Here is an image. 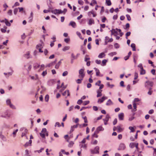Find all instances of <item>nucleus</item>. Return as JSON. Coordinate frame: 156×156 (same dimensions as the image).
I'll list each match as a JSON object with an SVG mask.
<instances>
[{
  "label": "nucleus",
  "instance_id": "obj_42",
  "mask_svg": "<svg viewBox=\"0 0 156 156\" xmlns=\"http://www.w3.org/2000/svg\"><path fill=\"white\" fill-rule=\"evenodd\" d=\"M107 62V60L106 59H104L102 61V63L103 64V66H105Z\"/></svg>",
  "mask_w": 156,
  "mask_h": 156
},
{
  "label": "nucleus",
  "instance_id": "obj_34",
  "mask_svg": "<svg viewBox=\"0 0 156 156\" xmlns=\"http://www.w3.org/2000/svg\"><path fill=\"white\" fill-rule=\"evenodd\" d=\"M49 96L48 94L46 95L45 98V100L46 101L48 102L49 100Z\"/></svg>",
  "mask_w": 156,
  "mask_h": 156
},
{
  "label": "nucleus",
  "instance_id": "obj_35",
  "mask_svg": "<svg viewBox=\"0 0 156 156\" xmlns=\"http://www.w3.org/2000/svg\"><path fill=\"white\" fill-rule=\"evenodd\" d=\"M36 48L37 49H38L39 48H42L43 46L41 44H39L37 45Z\"/></svg>",
  "mask_w": 156,
  "mask_h": 156
},
{
  "label": "nucleus",
  "instance_id": "obj_44",
  "mask_svg": "<svg viewBox=\"0 0 156 156\" xmlns=\"http://www.w3.org/2000/svg\"><path fill=\"white\" fill-rule=\"evenodd\" d=\"M126 17H127V20H128L130 21L131 20V17H130L129 15L128 14H127L126 15Z\"/></svg>",
  "mask_w": 156,
  "mask_h": 156
},
{
  "label": "nucleus",
  "instance_id": "obj_53",
  "mask_svg": "<svg viewBox=\"0 0 156 156\" xmlns=\"http://www.w3.org/2000/svg\"><path fill=\"white\" fill-rule=\"evenodd\" d=\"M78 3L80 5H83V1L82 0H79Z\"/></svg>",
  "mask_w": 156,
  "mask_h": 156
},
{
  "label": "nucleus",
  "instance_id": "obj_47",
  "mask_svg": "<svg viewBox=\"0 0 156 156\" xmlns=\"http://www.w3.org/2000/svg\"><path fill=\"white\" fill-rule=\"evenodd\" d=\"M83 118L84 120V122L85 123L87 122L88 121L87 120V119L86 116H85V117H83Z\"/></svg>",
  "mask_w": 156,
  "mask_h": 156
},
{
  "label": "nucleus",
  "instance_id": "obj_49",
  "mask_svg": "<svg viewBox=\"0 0 156 156\" xmlns=\"http://www.w3.org/2000/svg\"><path fill=\"white\" fill-rule=\"evenodd\" d=\"M91 14L93 15V17H95L96 16V14L94 12V11L93 10H92L91 11Z\"/></svg>",
  "mask_w": 156,
  "mask_h": 156
},
{
  "label": "nucleus",
  "instance_id": "obj_51",
  "mask_svg": "<svg viewBox=\"0 0 156 156\" xmlns=\"http://www.w3.org/2000/svg\"><path fill=\"white\" fill-rule=\"evenodd\" d=\"M83 102L82 101L81 99L77 101V104L79 105H80Z\"/></svg>",
  "mask_w": 156,
  "mask_h": 156
},
{
  "label": "nucleus",
  "instance_id": "obj_54",
  "mask_svg": "<svg viewBox=\"0 0 156 156\" xmlns=\"http://www.w3.org/2000/svg\"><path fill=\"white\" fill-rule=\"evenodd\" d=\"M12 10H9L8 12V14L10 16H11L12 15Z\"/></svg>",
  "mask_w": 156,
  "mask_h": 156
},
{
  "label": "nucleus",
  "instance_id": "obj_38",
  "mask_svg": "<svg viewBox=\"0 0 156 156\" xmlns=\"http://www.w3.org/2000/svg\"><path fill=\"white\" fill-rule=\"evenodd\" d=\"M129 129L131 130L130 132H134L135 130L133 127L132 126H129Z\"/></svg>",
  "mask_w": 156,
  "mask_h": 156
},
{
  "label": "nucleus",
  "instance_id": "obj_41",
  "mask_svg": "<svg viewBox=\"0 0 156 156\" xmlns=\"http://www.w3.org/2000/svg\"><path fill=\"white\" fill-rule=\"evenodd\" d=\"M98 133H97L96 131H95L93 135V136L95 138H98V135L97 134Z\"/></svg>",
  "mask_w": 156,
  "mask_h": 156
},
{
  "label": "nucleus",
  "instance_id": "obj_62",
  "mask_svg": "<svg viewBox=\"0 0 156 156\" xmlns=\"http://www.w3.org/2000/svg\"><path fill=\"white\" fill-rule=\"evenodd\" d=\"M117 119H116V118L115 119L113 122V124L114 125H115L117 123Z\"/></svg>",
  "mask_w": 156,
  "mask_h": 156
},
{
  "label": "nucleus",
  "instance_id": "obj_63",
  "mask_svg": "<svg viewBox=\"0 0 156 156\" xmlns=\"http://www.w3.org/2000/svg\"><path fill=\"white\" fill-rule=\"evenodd\" d=\"M93 110H94L95 111H97L98 109L97 107L96 106H93Z\"/></svg>",
  "mask_w": 156,
  "mask_h": 156
},
{
  "label": "nucleus",
  "instance_id": "obj_39",
  "mask_svg": "<svg viewBox=\"0 0 156 156\" xmlns=\"http://www.w3.org/2000/svg\"><path fill=\"white\" fill-rule=\"evenodd\" d=\"M131 34V32H128L126 34V38L128 39V37Z\"/></svg>",
  "mask_w": 156,
  "mask_h": 156
},
{
  "label": "nucleus",
  "instance_id": "obj_7",
  "mask_svg": "<svg viewBox=\"0 0 156 156\" xmlns=\"http://www.w3.org/2000/svg\"><path fill=\"white\" fill-rule=\"evenodd\" d=\"M104 128L101 126H99L96 129V132L97 133H98L99 131H102L104 130Z\"/></svg>",
  "mask_w": 156,
  "mask_h": 156
},
{
  "label": "nucleus",
  "instance_id": "obj_11",
  "mask_svg": "<svg viewBox=\"0 0 156 156\" xmlns=\"http://www.w3.org/2000/svg\"><path fill=\"white\" fill-rule=\"evenodd\" d=\"M111 35H114V36H116V34H118V32L115 29H113L111 30Z\"/></svg>",
  "mask_w": 156,
  "mask_h": 156
},
{
  "label": "nucleus",
  "instance_id": "obj_4",
  "mask_svg": "<svg viewBox=\"0 0 156 156\" xmlns=\"http://www.w3.org/2000/svg\"><path fill=\"white\" fill-rule=\"evenodd\" d=\"M109 118L110 116L109 115L107 114L105 118L103 119L104 124L105 125H106L107 124V122L108 121Z\"/></svg>",
  "mask_w": 156,
  "mask_h": 156
},
{
  "label": "nucleus",
  "instance_id": "obj_21",
  "mask_svg": "<svg viewBox=\"0 0 156 156\" xmlns=\"http://www.w3.org/2000/svg\"><path fill=\"white\" fill-rule=\"evenodd\" d=\"M112 104V102L110 99H109L106 103L107 105H109Z\"/></svg>",
  "mask_w": 156,
  "mask_h": 156
},
{
  "label": "nucleus",
  "instance_id": "obj_59",
  "mask_svg": "<svg viewBox=\"0 0 156 156\" xmlns=\"http://www.w3.org/2000/svg\"><path fill=\"white\" fill-rule=\"evenodd\" d=\"M101 83V81L98 80L97 83H96L95 85H98V86H100Z\"/></svg>",
  "mask_w": 156,
  "mask_h": 156
},
{
  "label": "nucleus",
  "instance_id": "obj_15",
  "mask_svg": "<svg viewBox=\"0 0 156 156\" xmlns=\"http://www.w3.org/2000/svg\"><path fill=\"white\" fill-rule=\"evenodd\" d=\"M153 83L151 82H150L149 81H147L146 82V83L145 84V86L146 87L147 86V85H149L151 86H153Z\"/></svg>",
  "mask_w": 156,
  "mask_h": 156
},
{
  "label": "nucleus",
  "instance_id": "obj_32",
  "mask_svg": "<svg viewBox=\"0 0 156 156\" xmlns=\"http://www.w3.org/2000/svg\"><path fill=\"white\" fill-rule=\"evenodd\" d=\"M89 103H90V101H84L83 103V105H87L88 104H89Z\"/></svg>",
  "mask_w": 156,
  "mask_h": 156
},
{
  "label": "nucleus",
  "instance_id": "obj_8",
  "mask_svg": "<svg viewBox=\"0 0 156 156\" xmlns=\"http://www.w3.org/2000/svg\"><path fill=\"white\" fill-rule=\"evenodd\" d=\"M105 42L106 43L112 42L113 41V39L112 38L109 39L108 36H106L105 37Z\"/></svg>",
  "mask_w": 156,
  "mask_h": 156
},
{
  "label": "nucleus",
  "instance_id": "obj_52",
  "mask_svg": "<svg viewBox=\"0 0 156 156\" xmlns=\"http://www.w3.org/2000/svg\"><path fill=\"white\" fill-rule=\"evenodd\" d=\"M7 104L8 105H9L11 103V102L10 99H8L6 101Z\"/></svg>",
  "mask_w": 156,
  "mask_h": 156
},
{
  "label": "nucleus",
  "instance_id": "obj_1",
  "mask_svg": "<svg viewBox=\"0 0 156 156\" xmlns=\"http://www.w3.org/2000/svg\"><path fill=\"white\" fill-rule=\"evenodd\" d=\"M40 135L43 138H45V136H48V133L47 131V129L45 128L42 129L41 133H40Z\"/></svg>",
  "mask_w": 156,
  "mask_h": 156
},
{
  "label": "nucleus",
  "instance_id": "obj_57",
  "mask_svg": "<svg viewBox=\"0 0 156 156\" xmlns=\"http://www.w3.org/2000/svg\"><path fill=\"white\" fill-rule=\"evenodd\" d=\"M98 143V141L97 140H95L94 141H92L91 142V144H96Z\"/></svg>",
  "mask_w": 156,
  "mask_h": 156
},
{
  "label": "nucleus",
  "instance_id": "obj_24",
  "mask_svg": "<svg viewBox=\"0 0 156 156\" xmlns=\"http://www.w3.org/2000/svg\"><path fill=\"white\" fill-rule=\"evenodd\" d=\"M29 55H30V52L29 51H28L27 53V54H25L24 55V56L25 57L27 58L28 59L30 58V56H29Z\"/></svg>",
  "mask_w": 156,
  "mask_h": 156
},
{
  "label": "nucleus",
  "instance_id": "obj_64",
  "mask_svg": "<svg viewBox=\"0 0 156 156\" xmlns=\"http://www.w3.org/2000/svg\"><path fill=\"white\" fill-rule=\"evenodd\" d=\"M154 152L153 153V156H156V148H154Z\"/></svg>",
  "mask_w": 156,
  "mask_h": 156
},
{
  "label": "nucleus",
  "instance_id": "obj_31",
  "mask_svg": "<svg viewBox=\"0 0 156 156\" xmlns=\"http://www.w3.org/2000/svg\"><path fill=\"white\" fill-rule=\"evenodd\" d=\"M94 69H95L96 71V75L97 76H99V75L100 72L98 69L96 68H94Z\"/></svg>",
  "mask_w": 156,
  "mask_h": 156
},
{
  "label": "nucleus",
  "instance_id": "obj_43",
  "mask_svg": "<svg viewBox=\"0 0 156 156\" xmlns=\"http://www.w3.org/2000/svg\"><path fill=\"white\" fill-rule=\"evenodd\" d=\"M3 7L5 8L3 10L4 11H5L6 10V8L8 7V6L6 4H5L3 5Z\"/></svg>",
  "mask_w": 156,
  "mask_h": 156
},
{
  "label": "nucleus",
  "instance_id": "obj_13",
  "mask_svg": "<svg viewBox=\"0 0 156 156\" xmlns=\"http://www.w3.org/2000/svg\"><path fill=\"white\" fill-rule=\"evenodd\" d=\"M102 91V90H98L97 91V97L98 98L101 96L102 95L101 92Z\"/></svg>",
  "mask_w": 156,
  "mask_h": 156
},
{
  "label": "nucleus",
  "instance_id": "obj_50",
  "mask_svg": "<svg viewBox=\"0 0 156 156\" xmlns=\"http://www.w3.org/2000/svg\"><path fill=\"white\" fill-rule=\"evenodd\" d=\"M114 47L115 48H119V45L118 43H116L115 44Z\"/></svg>",
  "mask_w": 156,
  "mask_h": 156
},
{
  "label": "nucleus",
  "instance_id": "obj_25",
  "mask_svg": "<svg viewBox=\"0 0 156 156\" xmlns=\"http://www.w3.org/2000/svg\"><path fill=\"white\" fill-rule=\"evenodd\" d=\"M97 4V2L95 0H92L90 4V5L91 6H93L94 4Z\"/></svg>",
  "mask_w": 156,
  "mask_h": 156
},
{
  "label": "nucleus",
  "instance_id": "obj_17",
  "mask_svg": "<svg viewBox=\"0 0 156 156\" xmlns=\"http://www.w3.org/2000/svg\"><path fill=\"white\" fill-rule=\"evenodd\" d=\"M33 13L32 12H31L30 14V16L29 18V22H31L33 20Z\"/></svg>",
  "mask_w": 156,
  "mask_h": 156
},
{
  "label": "nucleus",
  "instance_id": "obj_20",
  "mask_svg": "<svg viewBox=\"0 0 156 156\" xmlns=\"http://www.w3.org/2000/svg\"><path fill=\"white\" fill-rule=\"evenodd\" d=\"M99 147L98 146H96L94 149V151H95V153H99Z\"/></svg>",
  "mask_w": 156,
  "mask_h": 156
},
{
  "label": "nucleus",
  "instance_id": "obj_9",
  "mask_svg": "<svg viewBox=\"0 0 156 156\" xmlns=\"http://www.w3.org/2000/svg\"><path fill=\"white\" fill-rule=\"evenodd\" d=\"M119 119L121 120H122L124 119V114L123 113H121L118 115Z\"/></svg>",
  "mask_w": 156,
  "mask_h": 156
},
{
  "label": "nucleus",
  "instance_id": "obj_23",
  "mask_svg": "<svg viewBox=\"0 0 156 156\" xmlns=\"http://www.w3.org/2000/svg\"><path fill=\"white\" fill-rule=\"evenodd\" d=\"M94 23V21L93 19H90L89 20V24L90 25H91L92 24Z\"/></svg>",
  "mask_w": 156,
  "mask_h": 156
},
{
  "label": "nucleus",
  "instance_id": "obj_26",
  "mask_svg": "<svg viewBox=\"0 0 156 156\" xmlns=\"http://www.w3.org/2000/svg\"><path fill=\"white\" fill-rule=\"evenodd\" d=\"M146 73L145 70L144 69H142L140 70V74L141 75H144Z\"/></svg>",
  "mask_w": 156,
  "mask_h": 156
},
{
  "label": "nucleus",
  "instance_id": "obj_37",
  "mask_svg": "<svg viewBox=\"0 0 156 156\" xmlns=\"http://www.w3.org/2000/svg\"><path fill=\"white\" fill-rule=\"evenodd\" d=\"M138 74L137 73L135 72L134 74V79L135 80H136L138 78Z\"/></svg>",
  "mask_w": 156,
  "mask_h": 156
},
{
  "label": "nucleus",
  "instance_id": "obj_12",
  "mask_svg": "<svg viewBox=\"0 0 156 156\" xmlns=\"http://www.w3.org/2000/svg\"><path fill=\"white\" fill-rule=\"evenodd\" d=\"M69 25L71 26L73 28H74L76 27V23L74 21H71Z\"/></svg>",
  "mask_w": 156,
  "mask_h": 156
},
{
  "label": "nucleus",
  "instance_id": "obj_6",
  "mask_svg": "<svg viewBox=\"0 0 156 156\" xmlns=\"http://www.w3.org/2000/svg\"><path fill=\"white\" fill-rule=\"evenodd\" d=\"M126 148V146L124 144L121 143L120 144L119 147V150H124Z\"/></svg>",
  "mask_w": 156,
  "mask_h": 156
},
{
  "label": "nucleus",
  "instance_id": "obj_58",
  "mask_svg": "<svg viewBox=\"0 0 156 156\" xmlns=\"http://www.w3.org/2000/svg\"><path fill=\"white\" fill-rule=\"evenodd\" d=\"M151 88H150L149 89V90L148 92V94L149 95H151L153 91L152 90H151Z\"/></svg>",
  "mask_w": 156,
  "mask_h": 156
},
{
  "label": "nucleus",
  "instance_id": "obj_5",
  "mask_svg": "<svg viewBox=\"0 0 156 156\" xmlns=\"http://www.w3.org/2000/svg\"><path fill=\"white\" fill-rule=\"evenodd\" d=\"M107 99L106 97H103L99 99L98 101V103H101L103 102L104 100Z\"/></svg>",
  "mask_w": 156,
  "mask_h": 156
},
{
  "label": "nucleus",
  "instance_id": "obj_3",
  "mask_svg": "<svg viewBox=\"0 0 156 156\" xmlns=\"http://www.w3.org/2000/svg\"><path fill=\"white\" fill-rule=\"evenodd\" d=\"M51 12L54 14H61L63 13V11L59 9H55L54 10H51Z\"/></svg>",
  "mask_w": 156,
  "mask_h": 156
},
{
  "label": "nucleus",
  "instance_id": "obj_28",
  "mask_svg": "<svg viewBox=\"0 0 156 156\" xmlns=\"http://www.w3.org/2000/svg\"><path fill=\"white\" fill-rule=\"evenodd\" d=\"M136 143H131L130 144L129 147L130 148H133L135 147Z\"/></svg>",
  "mask_w": 156,
  "mask_h": 156
},
{
  "label": "nucleus",
  "instance_id": "obj_33",
  "mask_svg": "<svg viewBox=\"0 0 156 156\" xmlns=\"http://www.w3.org/2000/svg\"><path fill=\"white\" fill-rule=\"evenodd\" d=\"M81 78V79H78L76 80V82L77 83L80 84V83H81L82 80L83 79V78Z\"/></svg>",
  "mask_w": 156,
  "mask_h": 156
},
{
  "label": "nucleus",
  "instance_id": "obj_56",
  "mask_svg": "<svg viewBox=\"0 0 156 156\" xmlns=\"http://www.w3.org/2000/svg\"><path fill=\"white\" fill-rule=\"evenodd\" d=\"M18 11V9L17 8H15L14 10V13L15 15H16Z\"/></svg>",
  "mask_w": 156,
  "mask_h": 156
},
{
  "label": "nucleus",
  "instance_id": "obj_45",
  "mask_svg": "<svg viewBox=\"0 0 156 156\" xmlns=\"http://www.w3.org/2000/svg\"><path fill=\"white\" fill-rule=\"evenodd\" d=\"M68 74V72L67 71H65L63 73L62 75L63 76H65L67 75Z\"/></svg>",
  "mask_w": 156,
  "mask_h": 156
},
{
  "label": "nucleus",
  "instance_id": "obj_30",
  "mask_svg": "<svg viewBox=\"0 0 156 156\" xmlns=\"http://www.w3.org/2000/svg\"><path fill=\"white\" fill-rule=\"evenodd\" d=\"M106 3L107 5L108 6H110L112 4L110 0H106Z\"/></svg>",
  "mask_w": 156,
  "mask_h": 156
},
{
  "label": "nucleus",
  "instance_id": "obj_60",
  "mask_svg": "<svg viewBox=\"0 0 156 156\" xmlns=\"http://www.w3.org/2000/svg\"><path fill=\"white\" fill-rule=\"evenodd\" d=\"M107 85L108 87H110L111 88H112L114 86L113 85H110L108 82L107 83Z\"/></svg>",
  "mask_w": 156,
  "mask_h": 156
},
{
  "label": "nucleus",
  "instance_id": "obj_16",
  "mask_svg": "<svg viewBox=\"0 0 156 156\" xmlns=\"http://www.w3.org/2000/svg\"><path fill=\"white\" fill-rule=\"evenodd\" d=\"M66 95H67L68 96L70 95L69 91L68 90H66L63 93H62V95L63 96H65Z\"/></svg>",
  "mask_w": 156,
  "mask_h": 156
},
{
  "label": "nucleus",
  "instance_id": "obj_61",
  "mask_svg": "<svg viewBox=\"0 0 156 156\" xmlns=\"http://www.w3.org/2000/svg\"><path fill=\"white\" fill-rule=\"evenodd\" d=\"M47 74V72L46 70V71H44L43 72V73H42V75L43 76H44Z\"/></svg>",
  "mask_w": 156,
  "mask_h": 156
},
{
  "label": "nucleus",
  "instance_id": "obj_19",
  "mask_svg": "<svg viewBox=\"0 0 156 156\" xmlns=\"http://www.w3.org/2000/svg\"><path fill=\"white\" fill-rule=\"evenodd\" d=\"M61 63V60L60 61L58 62V63H57L55 66V68L56 69H58L59 67V66H60Z\"/></svg>",
  "mask_w": 156,
  "mask_h": 156
},
{
  "label": "nucleus",
  "instance_id": "obj_14",
  "mask_svg": "<svg viewBox=\"0 0 156 156\" xmlns=\"http://www.w3.org/2000/svg\"><path fill=\"white\" fill-rule=\"evenodd\" d=\"M31 78L33 80H39L38 76L37 74H36L35 76H30Z\"/></svg>",
  "mask_w": 156,
  "mask_h": 156
},
{
  "label": "nucleus",
  "instance_id": "obj_27",
  "mask_svg": "<svg viewBox=\"0 0 156 156\" xmlns=\"http://www.w3.org/2000/svg\"><path fill=\"white\" fill-rule=\"evenodd\" d=\"M76 34L81 39L83 40V38L82 37L80 33V32L77 31L76 33Z\"/></svg>",
  "mask_w": 156,
  "mask_h": 156
},
{
  "label": "nucleus",
  "instance_id": "obj_46",
  "mask_svg": "<svg viewBox=\"0 0 156 156\" xmlns=\"http://www.w3.org/2000/svg\"><path fill=\"white\" fill-rule=\"evenodd\" d=\"M28 130H27V129H25V133H22V137H23V136H24L26 134V133H27V132Z\"/></svg>",
  "mask_w": 156,
  "mask_h": 156
},
{
  "label": "nucleus",
  "instance_id": "obj_36",
  "mask_svg": "<svg viewBox=\"0 0 156 156\" xmlns=\"http://www.w3.org/2000/svg\"><path fill=\"white\" fill-rule=\"evenodd\" d=\"M5 23L6 25L8 26H10L11 25L10 23L6 19H5Z\"/></svg>",
  "mask_w": 156,
  "mask_h": 156
},
{
  "label": "nucleus",
  "instance_id": "obj_18",
  "mask_svg": "<svg viewBox=\"0 0 156 156\" xmlns=\"http://www.w3.org/2000/svg\"><path fill=\"white\" fill-rule=\"evenodd\" d=\"M105 55L104 52H102L99 54L98 57L99 58H102L105 56Z\"/></svg>",
  "mask_w": 156,
  "mask_h": 156
},
{
  "label": "nucleus",
  "instance_id": "obj_55",
  "mask_svg": "<svg viewBox=\"0 0 156 156\" xmlns=\"http://www.w3.org/2000/svg\"><path fill=\"white\" fill-rule=\"evenodd\" d=\"M87 147V144H82L81 146V148L83 147V148H86Z\"/></svg>",
  "mask_w": 156,
  "mask_h": 156
},
{
  "label": "nucleus",
  "instance_id": "obj_10",
  "mask_svg": "<svg viewBox=\"0 0 156 156\" xmlns=\"http://www.w3.org/2000/svg\"><path fill=\"white\" fill-rule=\"evenodd\" d=\"M117 131L119 133H120L123 131L124 128L121 127L120 126H117Z\"/></svg>",
  "mask_w": 156,
  "mask_h": 156
},
{
  "label": "nucleus",
  "instance_id": "obj_40",
  "mask_svg": "<svg viewBox=\"0 0 156 156\" xmlns=\"http://www.w3.org/2000/svg\"><path fill=\"white\" fill-rule=\"evenodd\" d=\"M74 144V143L73 142L71 141L69 142V144L68 145V147H72Z\"/></svg>",
  "mask_w": 156,
  "mask_h": 156
},
{
  "label": "nucleus",
  "instance_id": "obj_22",
  "mask_svg": "<svg viewBox=\"0 0 156 156\" xmlns=\"http://www.w3.org/2000/svg\"><path fill=\"white\" fill-rule=\"evenodd\" d=\"M70 47L69 46H66L64 47L62 49V51H65L66 50H68L69 49Z\"/></svg>",
  "mask_w": 156,
  "mask_h": 156
},
{
  "label": "nucleus",
  "instance_id": "obj_2",
  "mask_svg": "<svg viewBox=\"0 0 156 156\" xmlns=\"http://www.w3.org/2000/svg\"><path fill=\"white\" fill-rule=\"evenodd\" d=\"M84 70L83 69H81L79 71V77L80 78H83L84 77L85 74L84 73Z\"/></svg>",
  "mask_w": 156,
  "mask_h": 156
},
{
  "label": "nucleus",
  "instance_id": "obj_29",
  "mask_svg": "<svg viewBox=\"0 0 156 156\" xmlns=\"http://www.w3.org/2000/svg\"><path fill=\"white\" fill-rule=\"evenodd\" d=\"M131 47L132 48H133V51H135L136 48H135V44L134 43H132L131 45Z\"/></svg>",
  "mask_w": 156,
  "mask_h": 156
},
{
  "label": "nucleus",
  "instance_id": "obj_48",
  "mask_svg": "<svg viewBox=\"0 0 156 156\" xmlns=\"http://www.w3.org/2000/svg\"><path fill=\"white\" fill-rule=\"evenodd\" d=\"M140 100L138 98H135L134 99L133 101V103H135L139 101Z\"/></svg>",
  "mask_w": 156,
  "mask_h": 156
}]
</instances>
